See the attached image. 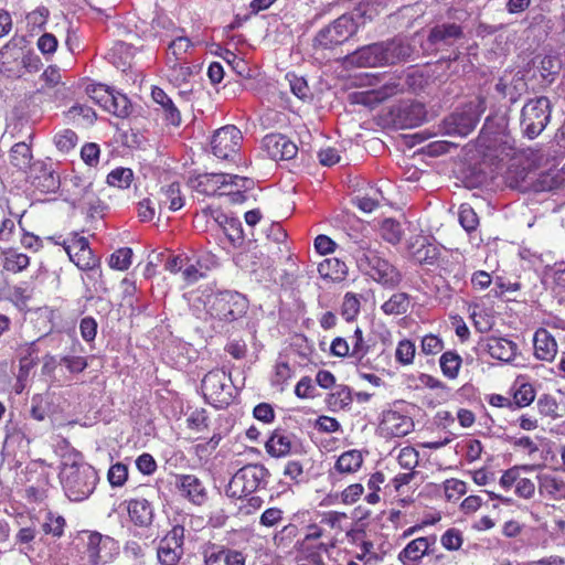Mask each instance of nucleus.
I'll return each mask as SVG.
<instances>
[{
  "instance_id": "f257e3e1",
  "label": "nucleus",
  "mask_w": 565,
  "mask_h": 565,
  "mask_svg": "<svg viewBox=\"0 0 565 565\" xmlns=\"http://www.w3.org/2000/svg\"><path fill=\"white\" fill-rule=\"evenodd\" d=\"M58 477L65 495L74 502L88 499L98 482L97 471L78 452L63 456Z\"/></svg>"
},
{
  "instance_id": "f03ea898",
  "label": "nucleus",
  "mask_w": 565,
  "mask_h": 565,
  "mask_svg": "<svg viewBox=\"0 0 565 565\" xmlns=\"http://www.w3.org/2000/svg\"><path fill=\"white\" fill-rule=\"evenodd\" d=\"M353 257L359 270L385 288H395L402 281L398 269L384 258L367 241L356 242Z\"/></svg>"
},
{
  "instance_id": "7ed1b4c3",
  "label": "nucleus",
  "mask_w": 565,
  "mask_h": 565,
  "mask_svg": "<svg viewBox=\"0 0 565 565\" xmlns=\"http://www.w3.org/2000/svg\"><path fill=\"white\" fill-rule=\"evenodd\" d=\"M24 42L25 38H12L0 50V72L8 77H21L40 68L39 56L28 51Z\"/></svg>"
},
{
  "instance_id": "20e7f679",
  "label": "nucleus",
  "mask_w": 565,
  "mask_h": 565,
  "mask_svg": "<svg viewBox=\"0 0 565 565\" xmlns=\"http://www.w3.org/2000/svg\"><path fill=\"white\" fill-rule=\"evenodd\" d=\"M269 471L259 463L246 465L238 469L226 487V495L242 498L265 489L269 482Z\"/></svg>"
},
{
  "instance_id": "39448f33",
  "label": "nucleus",
  "mask_w": 565,
  "mask_h": 565,
  "mask_svg": "<svg viewBox=\"0 0 565 565\" xmlns=\"http://www.w3.org/2000/svg\"><path fill=\"white\" fill-rule=\"evenodd\" d=\"M248 301L239 292L236 291H220L211 295L206 301L207 313L224 322H233L243 318L247 311Z\"/></svg>"
},
{
  "instance_id": "423d86ee",
  "label": "nucleus",
  "mask_w": 565,
  "mask_h": 565,
  "mask_svg": "<svg viewBox=\"0 0 565 565\" xmlns=\"http://www.w3.org/2000/svg\"><path fill=\"white\" fill-rule=\"evenodd\" d=\"M551 119V104L547 97L530 99L521 110L520 126L529 139H534L546 128Z\"/></svg>"
},
{
  "instance_id": "0eeeda50",
  "label": "nucleus",
  "mask_w": 565,
  "mask_h": 565,
  "mask_svg": "<svg viewBox=\"0 0 565 565\" xmlns=\"http://www.w3.org/2000/svg\"><path fill=\"white\" fill-rule=\"evenodd\" d=\"M484 110V99L476 98L445 119L446 132L450 136H468L475 130Z\"/></svg>"
},
{
  "instance_id": "6e6552de",
  "label": "nucleus",
  "mask_w": 565,
  "mask_h": 565,
  "mask_svg": "<svg viewBox=\"0 0 565 565\" xmlns=\"http://www.w3.org/2000/svg\"><path fill=\"white\" fill-rule=\"evenodd\" d=\"M242 140L241 130L233 125H226L213 134L211 139L212 153L221 160L233 161L238 153Z\"/></svg>"
},
{
  "instance_id": "1a4fd4ad",
  "label": "nucleus",
  "mask_w": 565,
  "mask_h": 565,
  "mask_svg": "<svg viewBox=\"0 0 565 565\" xmlns=\"http://www.w3.org/2000/svg\"><path fill=\"white\" fill-rule=\"evenodd\" d=\"M184 527L174 525L160 541L157 557L161 565H177L184 554Z\"/></svg>"
},
{
  "instance_id": "9d476101",
  "label": "nucleus",
  "mask_w": 565,
  "mask_h": 565,
  "mask_svg": "<svg viewBox=\"0 0 565 565\" xmlns=\"http://www.w3.org/2000/svg\"><path fill=\"white\" fill-rule=\"evenodd\" d=\"M204 396L216 403H228L232 398L231 377L222 369H214L202 380Z\"/></svg>"
},
{
  "instance_id": "9b49d317",
  "label": "nucleus",
  "mask_w": 565,
  "mask_h": 565,
  "mask_svg": "<svg viewBox=\"0 0 565 565\" xmlns=\"http://www.w3.org/2000/svg\"><path fill=\"white\" fill-rule=\"evenodd\" d=\"M129 521L134 524V536L141 537L139 531H147L153 524L154 509L145 498H132L125 501Z\"/></svg>"
},
{
  "instance_id": "f8f14e48",
  "label": "nucleus",
  "mask_w": 565,
  "mask_h": 565,
  "mask_svg": "<svg viewBox=\"0 0 565 565\" xmlns=\"http://www.w3.org/2000/svg\"><path fill=\"white\" fill-rule=\"evenodd\" d=\"M226 185L241 186L250 190L254 181L249 178L228 173H204L198 177V189L205 194H213L217 189Z\"/></svg>"
},
{
  "instance_id": "ddd939ff",
  "label": "nucleus",
  "mask_w": 565,
  "mask_h": 565,
  "mask_svg": "<svg viewBox=\"0 0 565 565\" xmlns=\"http://www.w3.org/2000/svg\"><path fill=\"white\" fill-rule=\"evenodd\" d=\"M495 90L503 97L509 98L511 103H515L526 93L527 83L521 70H507L500 76L495 84Z\"/></svg>"
},
{
  "instance_id": "4468645a",
  "label": "nucleus",
  "mask_w": 565,
  "mask_h": 565,
  "mask_svg": "<svg viewBox=\"0 0 565 565\" xmlns=\"http://www.w3.org/2000/svg\"><path fill=\"white\" fill-rule=\"evenodd\" d=\"M64 248L70 259L81 270L92 269L93 266L100 264L99 257L94 255L86 237H75L68 244H64Z\"/></svg>"
},
{
  "instance_id": "2eb2a0df",
  "label": "nucleus",
  "mask_w": 565,
  "mask_h": 565,
  "mask_svg": "<svg viewBox=\"0 0 565 565\" xmlns=\"http://www.w3.org/2000/svg\"><path fill=\"white\" fill-rule=\"evenodd\" d=\"M393 58L388 47L381 43L366 45L355 51L350 56V62L360 67H372L383 63H388Z\"/></svg>"
},
{
  "instance_id": "dca6fc26",
  "label": "nucleus",
  "mask_w": 565,
  "mask_h": 565,
  "mask_svg": "<svg viewBox=\"0 0 565 565\" xmlns=\"http://www.w3.org/2000/svg\"><path fill=\"white\" fill-rule=\"evenodd\" d=\"M263 148L273 160H290L296 157L298 148L288 137L270 134L264 137Z\"/></svg>"
},
{
  "instance_id": "f3484780",
  "label": "nucleus",
  "mask_w": 565,
  "mask_h": 565,
  "mask_svg": "<svg viewBox=\"0 0 565 565\" xmlns=\"http://www.w3.org/2000/svg\"><path fill=\"white\" fill-rule=\"evenodd\" d=\"M413 419L396 411L383 413L380 429L385 437H404L413 430Z\"/></svg>"
},
{
  "instance_id": "a211bd4d",
  "label": "nucleus",
  "mask_w": 565,
  "mask_h": 565,
  "mask_svg": "<svg viewBox=\"0 0 565 565\" xmlns=\"http://www.w3.org/2000/svg\"><path fill=\"white\" fill-rule=\"evenodd\" d=\"M435 537H417L411 541L399 553L398 561L403 565H419L423 557L428 553Z\"/></svg>"
},
{
  "instance_id": "6ab92c4d",
  "label": "nucleus",
  "mask_w": 565,
  "mask_h": 565,
  "mask_svg": "<svg viewBox=\"0 0 565 565\" xmlns=\"http://www.w3.org/2000/svg\"><path fill=\"white\" fill-rule=\"evenodd\" d=\"M534 354L535 358L552 362L557 353V343L553 335L544 328L535 331L533 337Z\"/></svg>"
},
{
  "instance_id": "aec40b11",
  "label": "nucleus",
  "mask_w": 565,
  "mask_h": 565,
  "mask_svg": "<svg viewBox=\"0 0 565 565\" xmlns=\"http://www.w3.org/2000/svg\"><path fill=\"white\" fill-rule=\"evenodd\" d=\"M482 347L493 359L503 362L512 361L518 351L516 343L505 338H488Z\"/></svg>"
},
{
  "instance_id": "412c9836",
  "label": "nucleus",
  "mask_w": 565,
  "mask_h": 565,
  "mask_svg": "<svg viewBox=\"0 0 565 565\" xmlns=\"http://www.w3.org/2000/svg\"><path fill=\"white\" fill-rule=\"evenodd\" d=\"M83 271L82 281L85 287L84 298L87 301L94 299L96 295L106 294L108 291L103 280L100 264L93 266L92 269H83Z\"/></svg>"
},
{
  "instance_id": "4be33fe9",
  "label": "nucleus",
  "mask_w": 565,
  "mask_h": 565,
  "mask_svg": "<svg viewBox=\"0 0 565 565\" xmlns=\"http://www.w3.org/2000/svg\"><path fill=\"white\" fill-rule=\"evenodd\" d=\"M179 488L184 497L195 504H202L206 499V491L202 481L193 475L179 477Z\"/></svg>"
},
{
  "instance_id": "5701e85b",
  "label": "nucleus",
  "mask_w": 565,
  "mask_h": 565,
  "mask_svg": "<svg viewBox=\"0 0 565 565\" xmlns=\"http://www.w3.org/2000/svg\"><path fill=\"white\" fill-rule=\"evenodd\" d=\"M359 22L355 20L354 14H343L332 22L326 29L319 32V35H355L359 32Z\"/></svg>"
},
{
  "instance_id": "b1692460",
  "label": "nucleus",
  "mask_w": 565,
  "mask_h": 565,
  "mask_svg": "<svg viewBox=\"0 0 565 565\" xmlns=\"http://www.w3.org/2000/svg\"><path fill=\"white\" fill-rule=\"evenodd\" d=\"M151 96L152 99L161 106L166 120L173 126H179L181 124L180 110L166 92L160 87H153Z\"/></svg>"
},
{
  "instance_id": "393cba45",
  "label": "nucleus",
  "mask_w": 565,
  "mask_h": 565,
  "mask_svg": "<svg viewBox=\"0 0 565 565\" xmlns=\"http://www.w3.org/2000/svg\"><path fill=\"white\" fill-rule=\"evenodd\" d=\"M71 182L74 186L72 194L74 195V200L77 202L78 206L88 207L90 210L95 209L96 203H98V199L93 191L92 182L81 184L82 179L79 177H74Z\"/></svg>"
},
{
  "instance_id": "a878e982",
  "label": "nucleus",
  "mask_w": 565,
  "mask_h": 565,
  "mask_svg": "<svg viewBox=\"0 0 565 565\" xmlns=\"http://www.w3.org/2000/svg\"><path fill=\"white\" fill-rule=\"evenodd\" d=\"M403 90L404 86L401 84V82L397 78H391L380 88L365 93L362 103H382L392 96L403 93Z\"/></svg>"
},
{
  "instance_id": "bb28decb",
  "label": "nucleus",
  "mask_w": 565,
  "mask_h": 565,
  "mask_svg": "<svg viewBox=\"0 0 565 565\" xmlns=\"http://www.w3.org/2000/svg\"><path fill=\"white\" fill-rule=\"evenodd\" d=\"M158 195V205L160 209L163 205H167L170 211H178L184 204V200L180 191V184L177 182L161 188Z\"/></svg>"
},
{
  "instance_id": "cd10ccee",
  "label": "nucleus",
  "mask_w": 565,
  "mask_h": 565,
  "mask_svg": "<svg viewBox=\"0 0 565 565\" xmlns=\"http://www.w3.org/2000/svg\"><path fill=\"white\" fill-rule=\"evenodd\" d=\"M136 52L137 47L134 45L125 41L117 40L109 50V56L117 67H126L130 65Z\"/></svg>"
},
{
  "instance_id": "c85d7f7f",
  "label": "nucleus",
  "mask_w": 565,
  "mask_h": 565,
  "mask_svg": "<svg viewBox=\"0 0 565 565\" xmlns=\"http://www.w3.org/2000/svg\"><path fill=\"white\" fill-rule=\"evenodd\" d=\"M104 109L118 118H127L132 111V105L126 95L113 89Z\"/></svg>"
},
{
  "instance_id": "c756f323",
  "label": "nucleus",
  "mask_w": 565,
  "mask_h": 565,
  "mask_svg": "<svg viewBox=\"0 0 565 565\" xmlns=\"http://www.w3.org/2000/svg\"><path fill=\"white\" fill-rule=\"evenodd\" d=\"M10 161L19 170H26L33 158L31 145L25 141L14 143L10 149Z\"/></svg>"
},
{
  "instance_id": "7c9ffc66",
  "label": "nucleus",
  "mask_w": 565,
  "mask_h": 565,
  "mask_svg": "<svg viewBox=\"0 0 565 565\" xmlns=\"http://www.w3.org/2000/svg\"><path fill=\"white\" fill-rule=\"evenodd\" d=\"M362 463L361 452L359 450H349L338 458L334 470L339 473H353L361 468Z\"/></svg>"
},
{
  "instance_id": "2f4dec72",
  "label": "nucleus",
  "mask_w": 565,
  "mask_h": 565,
  "mask_svg": "<svg viewBox=\"0 0 565 565\" xmlns=\"http://www.w3.org/2000/svg\"><path fill=\"white\" fill-rule=\"evenodd\" d=\"M527 175L529 171L525 167L511 164L505 173V182L511 189L526 191L530 188Z\"/></svg>"
},
{
  "instance_id": "473e14b6",
  "label": "nucleus",
  "mask_w": 565,
  "mask_h": 565,
  "mask_svg": "<svg viewBox=\"0 0 565 565\" xmlns=\"http://www.w3.org/2000/svg\"><path fill=\"white\" fill-rule=\"evenodd\" d=\"M265 447L273 457H282L290 452L291 440L288 435L275 431L266 441Z\"/></svg>"
},
{
  "instance_id": "72a5a7b5",
  "label": "nucleus",
  "mask_w": 565,
  "mask_h": 565,
  "mask_svg": "<svg viewBox=\"0 0 565 565\" xmlns=\"http://www.w3.org/2000/svg\"><path fill=\"white\" fill-rule=\"evenodd\" d=\"M193 46L190 38H174L168 44V63L186 61L185 55Z\"/></svg>"
},
{
  "instance_id": "f704fd0d",
  "label": "nucleus",
  "mask_w": 565,
  "mask_h": 565,
  "mask_svg": "<svg viewBox=\"0 0 565 565\" xmlns=\"http://www.w3.org/2000/svg\"><path fill=\"white\" fill-rule=\"evenodd\" d=\"M409 303L411 300L408 294L396 292L382 305L381 309L385 315L398 316L407 312Z\"/></svg>"
},
{
  "instance_id": "c9c22d12",
  "label": "nucleus",
  "mask_w": 565,
  "mask_h": 565,
  "mask_svg": "<svg viewBox=\"0 0 565 565\" xmlns=\"http://www.w3.org/2000/svg\"><path fill=\"white\" fill-rule=\"evenodd\" d=\"M440 369L443 374L448 379H456L461 365V356L454 352L447 351L441 354L439 359Z\"/></svg>"
},
{
  "instance_id": "e433bc0d",
  "label": "nucleus",
  "mask_w": 565,
  "mask_h": 565,
  "mask_svg": "<svg viewBox=\"0 0 565 565\" xmlns=\"http://www.w3.org/2000/svg\"><path fill=\"white\" fill-rule=\"evenodd\" d=\"M533 24L542 25L541 31L548 33H563L565 31L563 15L546 17L544 14H537L533 18Z\"/></svg>"
},
{
  "instance_id": "4c0bfd02",
  "label": "nucleus",
  "mask_w": 565,
  "mask_h": 565,
  "mask_svg": "<svg viewBox=\"0 0 565 565\" xmlns=\"http://www.w3.org/2000/svg\"><path fill=\"white\" fill-rule=\"evenodd\" d=\"M348 270L347 264L338 258L326 259L319 265V273L333 279H344Z\"/></svg>"
},
{
  "instance_id": "58836bf2",
  "label": "nucleus",
  "mask_w": 565,
  "mask_h": 565,
  "mask_svg": "<svg viewBox=\"0 0 565 565\" xmlns=\"http://www.w3.org/2000/svg\"><path fill=\"white\" fill-rule=\"evenodd\" d=\"M535 390L530 383H521L519 386L514 385L513 393V407L522 408L533 403L535 399Z\"/></svg>"
},
{
  "instance_id": "ea45409f",
  "label": "nucleus",
  "mask_w": 565,
  "mask_h": 565,
  "mask_svg": "<svg viewBox=\"0 0 565 565\" xmlns=\"http://www.w3.org/2000/svg\"><path fill=\"white\" fill-rule=\"evenodd\" d=\"M285 79L288 82L291 93L300 100L305 102L311 98L310 87L303 77L297 76L294 73H288L286 74Z\"/></svg>"
},
{
  "instance_id": "a19ab883",
  "label": "nucleus",
  "mask_w": 565,
  "mask_h": 565,
  "mask_svg": "<svg viewBox=\"0 0 565 565\" xmlns=\"http://www.w3.org/2000/svg\"><path fill=\"white\" fill-rule=\"evenodd\" d=\"M38 533L36 524L31 522L29 525L21 527L14 537L15 545L21 546V553L33 551L31 543L34 541Z\"/></svg>"
},
{
  "instance_id": "79ce46f5",
  "label": "nucleus",
  "mask_w": 565,
  "mask_h": 565,
  "mask_svg": "<svg viewBox=\"0 0 565 565\" xmlns=\"http://www.w3.org/2000/svg\"><path fill=\"white\" fill-rule=\"evenodd\" d=\"M30 265L28 255L17 252H8L3 259V269L11 273H20Z\"/></svg>"
},
{
  "instance_id": "37998d69",
  "label": "nucleus",
  "mask_w": 565,
  "mask_h": 565,
  "mask_svg": "<svg viewBox=\"0 0 565 565\" xmlns=\"http://www.w3.org/2000/svg\"><path fill=\"white\" fill-rule=\"evenodd\" d=\"M352 403L351 390L340 385L328 396V404L333 409H343Z\"/></svg>"
},
{
  "instance_id": "c03bdc74",
  "label": "nucleus",
  "mask_w": 565,
  "mask_h": 565,
  "mask_svg": "<svg viewBox=\"0 0 565 565\" xmlns=\"http://www.w3.org/2000/svg\"><path fill=\"white\" fill-rule=\"evenodd\" d=\"M562 68V60L557 55H545L541 61V75L548 82L554 81V76L559 73Z\"/></svg>"
},
{
  "instance_id": "a18cd8bd",
  "label": "nucleus",
  "mask_w": 565,
  "mask_h": 565,
  "mask_svg": "<svg viewBox=\"0 0 565 565\" xmlns=\"http://www.w3.org/2000/svg\"><path fill=\"white\" fill-rule=\"evenodd\" d=\"M225 546L215 543H207L202 547L204 565H221L224 559Z\"/></svg>"
},
{
  "instance_id": "49530a36",
  "label": "nucleus",
  "mask_w": 565,
  "mask_h": 565,
  "mask_svg": "<svg viewBox=\"0 0 565 565\" xmlns=\"http://www.w3.org/2000/svg\"><path fill=\"white\" fill-rule=\"evenodd\" d=\"M381 235L386 242L397 244L402 239L403 230L397 221L386 218L382 222Z\"/></svg>"
},
{
  "instance_id": "de8ad7c7",
  "label": "nucleus",
  "mask_w": 565,
  "mask_h": 565,
  "mask_svg": "<svg viewBox=\"0 0 565 565\" xmlns=\"http://www.w3.org/2000/svg\"><path fill=\"white\" fill-rule=\"evenodd\" d=\"M134 178V173L129 168H117L107 175V183L118 189H127Z\"/></svg>"
},
{
  "instance_id": "09e8293b",
  "label": "nucleus",
  "mask_w": 565,
  "mask_h": 565,
  "mask_svg": "<svg viewBox=\"0 0 565 565\" xmlns=\"http://www.w3.org/2000/svg\"><path fill=\"white\" fill-rule=\"evenodd\" d=\"M536 407L540 413V415L544 417H550L552 419L558 418L561 415L558 414V404L556 399L548 395L543 394L539 397L536 402Z\"/></svg>"
},
{
  "instance_id": "8fccbe9b",
  "label": "nucleus",
  "mask_w": 565,
  "mask_h": 565,
  "mask_svg": "<svg viewBox=\"0 0 565 565\" xmlns=\"http://www.w3.org/2000/svg\"><path fill=\"white\" fill-rule=\"evenodd\" d=\"M77 141V135L71 129H64L54 136V143L63 153H68L73 150L76 147Z\"/></svg>"
},
{
  "instance_id": "3c124183",
  "label": "nucleus",
  "mask_w": 565,
  "mask_h": 565,
  "mask_svg": "<svg viewBox=\"0 0 565 565\" xmlns=\"http://www.w3.org/2000/svg\"><path fill=\"white\" fill-rule=\"evenodd\" d=\"M360 299L355 294L347 292L341 305V316L347 321L354 320L360 312Z\"/></svg>"
},
{
  "instance_id": "603ef678",
  "label": "nucleus",
  "mask_w": 565,
  "mask_h": 565,
  "mask_svg": "<svg viewBox=\"0 0 565 565\" xmlns=\"http://www.w3.org/2000/svg\"><path fill=\"white\" fill-rule=\"evenodd\" d=\"M65 519L61 515L47 513L46 520L41 524V530L45 534H51L54 537H61L64 533Z\"/></svg>"
},
{
  "instance_id": "864d4df0",
  "label": "nucleus",
  "mask_w": 565,
  "mask_h": 565,
  "mask_svg": "<svg viewBox=\"0 0 565 565\" xmlns=\"http://www.w3.org/2000/svg\"><path fill=\"white\" fill-rule=\"evenodd\" d=\"M351 356L354 358L358 362H361L370 352V345L365 342L363 332L359 327L355 328L354 333L351 337Z\"/></svg>"
},
{
  "instance_id": "5fc2aeb1",
  "label": "nucleus",
  "mask_w": 565,
  "mask_h": 565,
  "mask_svg": "<svg viewBox=\"0 0 565 565\" xmlns=\"http://www.w3.org/2000/svg\"><path fill=\"white\" fill-rule=\"evenodd\" d=\"M542 487L556 500L565 499V481L556 477L545 476L542 479Z\"/></svg>"
},
{
  "instance_id": "6e6d98bb",
  "label": "nucleus",
  "mask_w": 565,
  "mask_h": 565,
  "mask_svg": "<svg viewBox=\"0 0 565 565\" xmlns=\"http://www.w3.org/2000/svg\"><path fill=\"white\" fill-rule=\"evenodd\" d=\"M415 352V344L411 340H402L397 344L395 359L398 363L408 365L413 363Z\"/></svg>"
},
{
  "instance_id": "4d7b16f0",
  "label": "nucleus",
  "mask_w": 565,
  "mask_h": 565,
  "mask_svg": "<svg viewBox=\"0 0 565 565\" xmlns=\"http://www.w3.org/2000/svg\"><path fill=\"white\" fill-rule=\"evenodd\" d=\"M170 64V79L171 82L180 85L182 83L188 82L190 76L192 75V70L186 65V61L182 62H172Z\"/></svg>"
},
{
  "instance_id": "13d9d810",
  "label": "nucleus",
  "mask_w": 565,
  "mask_h": 565,
  "mask_svg": "<svg viewBox=\"0 0 565 565\" xmlns=\"http://www.w3.org/2000/svg\"><path fill=\"white\" fill-rule=\"evenodd\" d=\"M111 92L113 89L104 84H89L86 86L87 95L103 108L107 104Z\"/></svg>"
},
{
  "instance_id": "bf43d9fd",
  "label": "nucleus",
  "mask_w": 565,
  "mask_h": 565,
  "mask_svg": "<svg viewBox=\"0 0 565 565\" xmlns=\"http://www.w3.org/2000/svg\"><path fill=\"white\" fill-rule=\"evenodd\" d=\"M459 222L467 232H472L479 225V217L471 206L462 204L459 210Z\"/></svg>"
},
{
  "instance_id": "052dcab7",
  "label": "nucleus",
  "mask_w": 565,
  "mask_h": 565,
  "mask_svg": "<svg viewBox=\"0 0 565 565\" xmlns=\"http://www.w3.org/2000/svg\"><path fill=\"white\" fill-rule=\"evenodd\" d=\"M102 534L97 532L90 533L88 535L86 553L90 565H98L100 562L99 545L102 543Z\"/></svg>"
},
{
  "instance_id": "680f3d73",
  "label": "nucleus",
  "mask_w": 565,
  "mask_h": 565,
  "mask_svg": "<svg viewBox=\"0 0 565 565\" xmlns=\"http://www.w3.org/2000/svg\"><path fill=\"white\" fill-rule=\"evenodd\" d=\"M132 250L128 247L119 248L111 254L109 259V266L114 269L125 270L131 264Z\"/></svg>"
},
{
  "instance_id": "e2e57ef3",
  "label": "nucleus",
  "mask_w": 565,
  "mask_h": 565,
  "mask_svg": "<svg viewBox=\"0 0 565 565\" xmlns=\"http://www.w3.org/2000/svg\"><path fill=\"white\" fill-rule=\"evenodd\" d=\"M128 478V468L124 463L117 462L113 465L107 473V479L111 487H121Z\"/></svg>"
},
{
  "instance_id": "0e129e2a",
  "label": "nucleus",
  "mask_w": 565,
  "mask_h": 565,
  "mask_svg": "<svg viewBox=\"0 0 565 565\" xmlns=\"http://www.w3.org/2000/svg\"><path fill=\"white\" fill-rule=\"evenodd\" d=\"M413 257L418 264L433 265L438 259V250L433 245L422 246L414 252Z\"/></svg>"
},
{
  "instance_id": "69168bd1",
  "label": "nucleus",
  "mask_w": 565,
  "mask_h": 565,
  "mask_svg": "<svg viewBox=\"0 0 565 565\" xmlns=\"http://www.w3.org/2000/svg\"><path fill=\"white\" fill-rule=\"evenodd\" d=\"M445 495L448 500H457L467 491V486L458 479H449L444 483Z\"/></svg>"
},
{
  "instance_id": "338daca9",
  "label": "nucleus",
  "mask_w": 565,
  "mask_h": 565,
  "mask_svg": "<svg viewBox=\"0 0 565 565\" xmlns=\"http://www.w3.org/2000/svg\"><path fill=\"white\" fill-rule=\"evenodd\" d=\"M418 451L413 447L401 449L397 461L404 469H414L418 465Z\"/></svg>"
},
{
  "instance_id": "774afa93",
  "label": "nucleus",
  "mask_w": 565,
  "mask_h": 565,
  "mask_svg": "<svg viewBox=\"0 0 565 565\" xmlns=\"http://www.w3.org/2000/svg\"><path fill=\"white\" fill-rule=\"evenodd\" d=\"M226 236L234 245H241L243 242V227L242 223L237 218H230L226 221L224 227Z\"/></svg>"
}]
</instances>
